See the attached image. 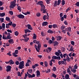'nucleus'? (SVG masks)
<instances>
[{"label": "nucleus", "mask_w": 79, "mask_h": 79, "mask_svg": "<svg viewBox=\"0 0 79 79\" xmlns=\"http://www.w3.org/2000/svg\"><path fill=\"white\" fill-rule=\"evenodd\" d=\"M6 21H8L10 20V19L9 17H6Z\"/></svg>", "instance_id": "2f4dec72"}, {"label": "nucleus", "mask_w": 79, "mask_h": 79, "mask_svg": "<svg viewBox=\"0 0 79 79\" xmlns=\"http://www.w3.org/2000/svg\"><path fill=\"white\" fill-rule=\"evenodd\" d=\"M40 71L39 70H38L37 71V74H36V76L37 77H39V76H40Z\"/></svg>", "instance_id": "9d476101"}, {"label": "nucleus", "mask_w": 79, "mask_h": 79, "mask_svg": "<svg viewBox=\"0 0 79 79\" xmlns=\"http://www.w3.org/2000/svg\"><path fill=\"white\" fill-rule=\"evenodd\" d=\"M58 26L56 24H54L52 25V27L53 28H58Z\"/></svg>", "instance_id": "ddd939ff"}, {"label": "nucleus", "mask_w": 79, "mask_h": 79, "mask_svg": "<svg viewBox=\"0 0 79 79\" xmlns=\"http://www.w3.org/2000/svg\"><path fill=\"white\" fill-rule=\"evenodd\" d=\"M51 0H45V1L47 4H49V3H50V1Z\"/></svg>", "instance_id": "e433bc0d"}, {"label": "nucleus", "mask_w": 79, "mask_h": 79, "mask_svg": "<svg viewBox=\"0 0 79 79\" xmlns=\"http://www.w3.org/2000/svg\"><path fill=\"white\" fill-rule=\"evenodd\" d=\"M52 27H53V26L52 25H50L48 26V27L50 29H51L52 28Z\"/></svg>", "instance_id": "680f3d73"}, {"label": "nucleus", "mask_w": 79, "mask_h": 79, "mask_svg": "<svg viewBox=\"0 0 79 79\" xmlns=\"http://www.w3.org/2000/svg\"><path fill=\"white\" fill-rule=\"evenodd\" d=\"M46 18H47V15H44L43 17V19L44 21H45L46 19Z\"/></svg>", "instance_id": "7c9ffc66"}, {"label": "nucleus", "mask_w": 79, "mask_h": 79, "mask_svg": "<svg viewBox=\"0 0 79 79\" xmlns=\"http://www.w3.org/2000/svg\"><path fill=\"white\" fill-rule=\"evenodd\" d=\"M27 35L26 34H25L24 35H23V37H24V39H26L27 38Z\"/></svg>", "instance_id": "c03bdc74"}, {"label": "nucleus", "mask_w": 79, "mask_h": 79, "mask_svg": "<svg viewBox=\"0 0 79 79\" xmlns=\"http://www.w3.org/2000/svg\"><path fill=\"white\" fill-rule=\"evenodd\" d=\"M9 63H10V64H13L15 63V62L12 60H9Z\"/></svg>", "instance_id": "2eb2a0df"}, {"label": "nucleus", "mask_w": 79, "mask_h": 79, "mask_svg": "<svg viewBox=\"0 0 79 79\" xmlns=\"http://www.w3.org/2000/svg\"><path fill=\"white\" fill-rule=\"evenodd\" d=\"M9 13L11 15H13V12L12 11H9Z\"/></svg>", "instance_id": "de8ad7c7"}, {"label": "nucleus", "mask_w": 79, "mask_h": 79, "mask_svg": "<svg viewBox=\"0 0 79 79\" xmlns=\"http://www.w3.org/2000/svg\"><path fill=\"white\" fill-rule=\"evenodd\" d=\"M61 4L62 6H64V4H65V1H64V0H63L62 1Z\"/></svg>", "instance_id": "5701e85b"}, {"label": "nucleus", "mask_w": 79, "mask_h": 79, "mask_svg": "<svg viewBox=\"0 0 79 79\" xmlns=\"http://www.w3.org/2000/svg\"><path fill=\"white\" fill-rule=\"evenodd\" d=\"M40 47H41V45H40V44H38L37 47L38 50H40Z\"/></svg>", "instance_id": "393cba45"}, {"label": "nucleus", "mask_w": 79, "mask_h": 79, "mask_svg": "<svg viewBox=\"0 0 79 79\" xmlns=\"http://www.w3.org/2000/svg\"><path fill=\"white\" fill-rule=\"evenodd\" d=\"M48 33H53V31H52L51 30L49 29L48 31Z\"/></svg>", "instance_id": "bb28decb"}, {"label": "nucleus", "mask_w": 79, "mask_h": 79, "mask_svg": "<svg viewBox=\"0 0 79 79\" xmlns=\"http://www.w3.org/2000/svg\"><path fill=\"white\" fill-rule=\"evenodd\" d=\"M64 28H65V27L64 26H62L60 27V29H61V30H63Z\"/></svg>", "instance_id": "3c124183"}, {"label": "nucleus", "mask_w": 79, "mask_h": 79, "mask_svg": "<svg viewBox=\"0 0 79 79\" xmlns=\"http://www.w3.org/2000/svg\"><path fill=\"white\" fill-rule=\"evenodd\" d=\"M48 50L49 52H51V51H52V48L51 47H48Z\"/></svg>", "instance_id": "72a5a7b5"}, {"label": "nucleus", "mask_w": 79, "mask_h": 79, "mask_svg": "<svg viewBox=\"0 0 79 79\" xmlns=\"http://www.w3.org/2000/svg\"><path fill=\"white\" fill-rule=\"evenodd\" d=\"M66 29L67 31L70 32V31H71V27H69L68 28H67Z\"/></svg>", "instance_id": "4c0bfd02"}, {"label": "nucleus", "mask_w": 79, "mask_h": 79, "mask_svg": "<svg viewBox=\"0 0 79 79\" xmlns=\"http://www.w3.org/2000/svg\"><path fill=\"white\" fill-rule=\"evenodd\" d=\"M74 69H77V65H75L74 66Z\"/></svg>", "instance_id": "e2e57ef3"}, {"label": "nucleus", "mask_w": 79, "mask_h": 79, "mask_svg": "<svg viewBox=\"0 0 79 79\" xmlns=\"http://www.w3.org/2000/svg\"><path fill=\"white\" fill-rule=\"evenodd\" d=\"M57 41L60 40L62 39V37L60 36H58V37H57Z\"/></svg>", "instance_id": "dca6fc26"}, {"label": "nucleus", "mask_w": 79, "mask_h": 79, "mask_svg": "<svg viewBox=\"0 0 79 79\" xmlns=\"http://www.w3.org/2000/svg\"><path fill=\"white\" fill-rule=\"evenodd\" d=\"M54 46H56L57 45H58L59 43L57 41H55L54 42Z\"/></svg>", "instance_id": "412c9836"}, {"label": "nucleus", "mask_w": 79, "mask_h": 79, "mask_svg": "<svg viewBox=\"0 0 79 79\" xmlns=\"http://www.w3.org/2000/svg\"><path fill=\"white\" fill-rule=\"evenodd\" d=\"M14 6V5H13V4H11V5L10 6V8H14V6Z\"/></svg>", "instance_id": "c85d7f7f"}, {"label": "nucleus", "mask_w": 79, "mask_h": 79, "mask_svg": "<svg viewBox=\"0 0 79 79\" xmlns=\"http://www.w3.org/2000/svg\"><path fill=\"white\" fill-rule=\"evenodd\" d=\"M52 70L53 71H56V67H53V69H52Z\"/></svg>", "instance_id": "8fccbe9b"}, {"label": "nucleus", "mask_w": 79, "mask_h": 79, "mask_svg": "<svg viewBox=\"0 0 79 79\" xmlns=\"http://www.w3.org/2000/svg\"><path fill=\"white\" fill-rule=\"evenodd\" d=\"M2 27L3 28H5V24L4 23L2 24Z\"/></svg>", "instance_id": "09e8293b"}, {"label": "nucleus", "mask_w": 79, "mask_h": 79, "mask_svg": "<svg viewBox=\"0 0 79 79\" xmlns=\"http://www.w3.org/2000/svg\"><path fill=\"white\" fill-rule=\"evenodd\" d=\"M6 71L7 72L10 71H11V66H8L6 67Z\"/></svg>", "instance_id": "20e7f679"}, {"label": "nucleus", "mask_w": 79, "mask_h": 79, "mask_svg": "<svg viewBox=\"0 0 79 79\" xmlns=\"http://www.w3.org/2000/svg\"><path fill=\"white\" fill-rule=\"evenodd\" d=\"M56 5H57V1H56L54 2V6H56Z\"/></svg>", "instance_id": "c9c22d12"}, {"label": "nucleus", "mask_w": 79, "mask_h": 79, "mask_svg": "<svg viewBox=\"0 0 79 79\" xmlns=\"http://www.w3.org/2000/svg\"><path fill=\"white\" fill-rule=\"evenodd\" d=\"M16 25L15 23H13L12 24V26H13V27H15Z\"/></svg>", "instance_id": "a18cd8bd"}, {"label": "nucleus", "mask_w": 79, "mask_h": 79, "mask_svg": "<svg viewBox=\"0 0 79 79\" xmlns=\"http://www.w3.org/2000/svg\"><path fill=\"white\" fill-rule=\"evenodd\" d=\"M62 64H65L66 65L67 64L66 63V59L64 58L63 59V61H62Z\"/></svg>", "instance_id": "0eeeda50"}, {"label": "nucleus", "mask_w": 79, "mask_h": 79, "mask_svg": "<svg viewBox=\"0 0 79 79\" xmlns=\"http://www.w3.org/2000/svg\"><path fill=\"white\" fill-rule=\"evenodd\" d=\"M52 77H54L55 79L56 77V75L55 74V73H52Z\"/></svg>", "instance_id": "58836bf2"}, {"label": "nucleus", "mask_w": 79, "mask_h": 79, "mask_svg": "<svg viewBox=\"0 0 79 79\" xmlns=\"http://www.w3.org/2000/svg\"><path fill=\"white\" fill-rule=\"evenodd\" d=\"M35 76L34 74H33L32 75H31V78H32V77H35Z\"/></svg>", "instance_id": "69168bd1"}, {"label": "nucleus", "mask_w": 79, "mask_h": 79, "mask_svg": "<svg viewBox=\"0 0 79 79\" xmlns=\"http://www.w3.org/2000/svg\"><path fill=\"white\" fill-rule=\"evenodd\" d=\"M22 40H24L25 42H27L28 40H29V38H25V39H22Z\"/></svg>", "instance_id": "a878e982"}, {"label": "nucleus", "mask_w": 79, "mask_h": 79, "mask_svg": "<svg viewBox=\"0 0 79 79\" xmlns=\"http://www.w3.org/2000/svg\"><path fill=\"white\" fill-rule=\"evenodd\" d=\"M27 27L30 30H32V28L31 27V26L30 24H28L27 25Z\"/></svg>", "instance_id": "6e6552de"}, {"label": "nucleus", "mask_w": 79, "mask_h": 79, "mask_svg": "<svg viewBox=\"0 0 79 79\" xmlns=\"http://www.w3.org/2000/svg\"><path fill=\"white\" fill-rule=\"evenodd\" d=\"M41 15V14H40V13H38L36 14V16H37L38 17H39Z\"/></svg>", "instance_id": "a19ab883"}, {"label": "nucleus", "mask_w": 79, "mask_h": 79, "mask_svg": "<svg viewBox=\"0 0 79 79\" xmlns=\"http://www.w3.org/2000/svg\"><path fill=\"white\" fill-rule=\"evenodd\" d=\"M4 16H5V13H0V16L1 17H3Z\"/></svg>", "instance_id": "a211bd4d"}, {"label": "nucleus", "mask_w": 79, "mask_h": 79, "mask_svg": "<svg viewBox=\"0 0 79 79\" xmlns=\"http://www.w3.org/2000/svg\"><path fill=\"white\" fill-rule=\"evenodd\" d=\"M62 52H64L65 51V48H62Z\"/></svg>", "instance_id": "338daca9"}, {"label": "nucleus", "mask_w": 79, "mask_h": 79, "mask_svg": "<svg viewBox=\"0 0 79 79\" xmlns=\"http://www.w3.org/2000/svg\"><path fill=\"white\" fill-rule=\"evenodd\" d=\"M58 63L59 65H61V64H62V61H59L58 62Z\"/></svg>", "instance_id": "4d7b16f0"}, {"label": "nucleus", "mask_w": 79, "mask_h": 79, "mask_svg": "<svg viewBox=\"0 0 79 79\" xmlns=\"http://www.w3.org/2000/svg\"><path fill=\"white\" fill-rule=\"evenodd\" d=\"M25 66L27 67V66H29V64L27 62V63L26 64Z\"/></svg>", "instance_id": "052dcab7"}, {"label": "nucleus", "mask_w": 79, "mask_h": 79, "mask_svg": "<svg viewBox=\"0 0 79 79\" xmlns=\"http://www.w3.org/2000/svg\"><path fill=\"white\" fill-rule=\"evenodd\" d=\"M37 5H40L41 6L43 4V2L42 1H40L38 2V3H37Z\"/></svg>", "instance_id": "1a4fd4ad"}, {"label": "nucleus", "mask_w": 79, "mask_h": 79, "mask_svg": "<svg viewBox=\"0 0 79 79\" xmlns=\"http://www.w3.org/2000/svg\"><path fill=\"white\" fill-rule=\"evenodd\" d=\"M69 52H74V50H73V46H72L70 48L69 50Z\"/></svg>", "instance_id": "f3484780"}, {"label": "nucleus", "mask_w": 79, "mask_h": 79, "mask_svg": "<svg viewBox=\"0 0 79 79\" xmlns=\"http://www.w3.org/2000/svg\"><path fill=\"white\" fill-rule=\"evenodd\" d=\"M44 65L45 67H47V66H48V62H47V61H45Z\"/></svg>", "instance_id": "6ab92c4d"}, {"label": "nucleus", "mask_w": 79, "mask_h": 79, "mask_svg": "<svg viewBox=\"0 0 79 79\" xmlns=\"http://www.w3.org/2000/svg\"><path fill=\"white\" fill-rule=\"evenodd\" d=\"M17 9L20 12H21V7H17Z\"/></svg>", "instance_id": "cd10ccee"}, {"label": "nucleus", "mask_w": 79, "mask_h": 79, "mask_svg": "<svg viewBox=\"0 0 79 79\" xmlns=\"http://www.w3.org/2000/svg\"><path fill=\"white\" fill-rule=\"evenodd\" d=\"M48 24V22H44L43 23L42 26H47Z\"/></svg>", "instance_id": "f8f14e48"}, {"label": "nucleus", "mask_w": 79, "mask_h": 79, "mask_svg": "<svg viewBox=\"0 0 79 79\" xmlns=\"http://www.w3.org/2000/svg\"><path fill=\"white\" fill-rule=\"evenodd\" d=\"M9 42L10 44H14V42L13 41V39H10L9 40Z\"/></svg>", "instance_id": "4468645a"}, {"label": "nucleus", "mask_w": 79, "mask_h": 79, "mask_svg": "<svg viewBox=\"0 0 79 79\" xmlns=\"http://www.w3.org/2000/svg\"><path fill=\"white\" fill-rule=\"evenodd\" d=\"M66 61H67L68 62H69V61H70L71 60H70V58H69V57H67L65 59Z\"/></svg>", "instance_id": "4be33fe9"}, {"label": "nucleus", "mask_w": 79, "mask_h": 79, "mask_svg": "<svg viewBox=\"0 0 79 79\" xmlns=\"http://www.w3.org/2000/svg\"><path fill=\"white\" fill-rule=\"evenodd\" d=\"M15 64L16 65H18L19 64V61L17 60L15 62Z\"/></svg>", "instance_id": "f704fd0d"}, {"label": "nucleus", "mask_w": 79, "mask_h": 79, "mask_svg": "<svg viewBox=\"0 0 79 79\" xmlns=\"http://www.w3.org/2000/svg\"><path fill=\"white\" fill-rule=\"evenodd\" d=\"M24 61H22L20 62L19 66V69H23V68H24Z\"/></svg>", "instance_id": "f257e3e1"}, {"label": "nucleus", "mask_w": 79, "mask_h": 79, "mask_svg": "<svg viewBox=\"0 0 79 79\" xmlns=\"http://www.w3.org/2000/svg\"><path fill=\"white\" fill-rule=\"evenodd\" d=\"M35 48L37 52H39V49H37V45H35Z\"/></svg>", "instance_id": "ea45409f"}, {"label": "nucleus", "mask_w": 79, "mask_h": 79, "mask_svg": "<svg viewBox=\"0 0 79 79\" xmlns=\"http://www.w3.org/2000/svg\"><path fill=\"white\" fill-rule=\"evenodd\" d=\"M15 35H16V36H17V35H18V31H16L15 32Z\"/></svg>", "instance_id": "473e14b6"}, {"label": "nucleus", "mask_w": 79, "mask_h": 79, "mask_svg": "<svg viewBox=\"0 0 79 79\" xmlns=\"http://www.w3.org/2000/svg\"><path fill=\"white\" fill-rule=\"evenodd\" d=\"M40 6L41 8L40 9V11H42L43 10H45V5H44L43 4Z\"/></svg>", "instance_id": "39448f33"}, {"label": "nucleus", "mask_w": 79, "mask_h": 79, "mask_svg": "<svg viewBox=\"0 0 79 79\" xmlns=\"http://www.w3.org/2000/svg\"><path fill=\"white\" fill-rule=\"evenodd\" d=\"M28 72H29L30 73H32V69H31L30 70H29Z\"/></svg>", "instance_id": "774afa93"}, {"label": "nucleus", "mask_w": 79, "mask_h": 79, "mask_svg": "<svg viewBox=\"0 0 79 79\" xmlns=\"http://www.w3.org/2000/svg\"><path fill=\"white\" fill-rule=\"evenodd\" d=\"M7 31L8 32H10V33H12V31H11V30L8 29V30H7Z\"/></svg>", "instance_id": "5fc2aeb1"}, {"label": "nucleus", "mask_w": 79, "mask_h": 79, "mask_svg": "<svg viewBox=\"0 0 79 79\" xmlns=\"http://www.w3.org/2000/svg\"><path fill=\"white\" fill-rule=\"evenodd\" d=\"M16 0H14L13 2H12V4L14 6H16Z\"/></svg>", "instance_id": "aec40b11"}, {"label": "nucleus", "mask_w": 79, "mask_h": 79, "mask_svg": "<svg viewBox=\"0 0 79 79\" xmlns=\"http://www.w3.org/2000/svg\"><path fill=\"white\" fill-rule=\"evenodd\" d=\"M18 76H20V77H21V75L20 73V72H19L18 73Z\"/></svg>", "instance_id": "6e6d98bb"}, {"label": "nucleus", "mask_w": 79, "mask_h": 79, "mask_svg": "<svg viewBox=\"0 0 79 79\" xmlns=\"http://www.w3.org/2000/svg\"><path fill=\"white\" fill-rule=\"evenodd\" d=\"M52 59H54V60H56V59L58 60H61V58L60 56H58L57 57L56 56H53L52 57Z\"/></svg>", "instance_id": "7ed1b4c3"}, {"label": "nucleus", "mask_w": 79, "mask_h": 79, "mask_svg": "<svg viewBox=\"0 0 79 79\" xmlns=\"http://www.w3.org/2000/svg\"><path fill=\"white\" fill-rule=\"evenodd\" d=\"M2 35V39H11V36L10 35H8L6 37L5 36V35L3 34Z\"/></svg>", "instance_id": "f03ea898"}, {"label": "nucleus", "mask_w": 79, "mask_h": 79, "mask_svg": "<svg viewBox=\"0 0 79 79\" xmlns=\"http://www.w3.org/2000/svg\"><path fill=\"white\" fill-rule=\"evenodd\" d=\"M71 44L73 45H74V42L73 41H71Z\"/></svg>", "instance_id": "bf43d9fd"}, {"label": "nucleus", "mask_w": 79, "mask_h": 79, "mask_svg": "<svg viewBox=\"0 0 79 79\" xmlns=\"http://www.w3.org/2000/svg\"><path fill=\"white\" fill-rule=\"evenodd\" d=\"M67 73H69L70 72H71V71H70V69L69 68H68V69L67 70Z\"/></svg>", "instance_id": "0e129e2a"}, {"label": "nucleus", "mask_w": 79, "mask_h": 79, "mask_svg": "<svg viewBox=\"0 0 79 79\" xmlns=\"http://www.w3.org/2000/svg\"><path fill=\"white\" fill-rule=\"evenodd\" d=\"M9 26L10 25L9 24H6V27L7 29H8V28L10 27V26Z\"/></svg>", "instance_id": "603ef678"}, {"label": "nucleus", "mask_w": 79, "mask_h": 79, "mask_svg": "<svg viewBox=\"0 0 79 79\" xmlns=\"http://www.w3.org/2000/svg\"><path fill=\"white\" fill-rule=\"evenodd\" d=\"M17 16L19 18H22V19H23L24 18V16L22 14H19Z\"/></svg>", "instance_id": "423d86ee"}, {"label": "nucleus", "mask_w": 79, "mask_h": 79, "mask_svg": "<svg viewBox=\"0 0 79 79\" xmlns=\"http://www.w3.org/2000/svg\"><path fill=\"white\" fill-rule=\"evenodd\" d=\"M13 23V22H10L8 24L9 25V26H11L12 25V23Z\"/></svg>", "instance_id": "13d9d810"}, {"label": "nucleus", "mask_w": 79, "mask_h": 79, "mask_svg": "<svg viewBox=\"0 0 79 79\" xmlns=\"http://www.w3.org/2000/svg\"><path fill=\"white\" fill-rule=\"evenodd\" d=\"M24 32L25 34H27V32H31V30L28 29H27L26 30H24Z\"/></svg>", "instance_id": "9b49d317"}, {"label": "nucleus", "mask_w": 79, "mask_h": 79, "mask_svg": "<svg viewBox=\"0 0 79 79\" xmlns=\"http://www.w3.org/2000/svg\"><path fill=\"white\" fill-rule=\"evenodd\" d=\"M55 54L56 55V56H59L60 55V54L58 52H55Z\"/></svg>", "instance_id": "79ce46f5"}, {"label": "nucleus", "mask_w": 79, "mask_h": 79, "mask_svg": "<svg viewBox=\"0 0 79 79\" xmlns=\"http://www.w3.org/2000/svg\"><path fill=\"white\" fill-rule=\"evenodd\" d=\"M13 56L15 57H17L18 56V55H16L15 53V52H14L12 54Z\"/></svg>", "instance_id": "37998d69"}, {"label": "nucleus", "mask_w": 79, "mask_h": 79, "mask_svg": "<svg viewBox=\"0 0 79 79\" xmlns=\"http://www.w3.org/2000/svg\"><path fill=\"white\" fill-rule=\"evenodd\" d=\"M18 50H15V54H18Z\"/></svg>", "instance_id": "864d4df0"}, {"label": "nucleus", "mask_w": 79, "mask_h": 79, "mask_svg": "<svg viewBox=\"0 0 79 79\" xmlns=\"http://www.w3.org/2000/svg\"><path fill=\"white\" fill-rule=\"evenodd\" d=\"M75 5H76V6H78H78H79V2H77V3H76Z\"/></svg>", "instance_id": "49530a36"}, {"label": "nucleus", "mask_w": 79, "mask_h": 79, "mask_svg": "<svg viewBox=\"0 0 79 79\" xmlns=\"http://www.w3.org/2000/svg\"><path fill=\"white\" fill-rule=\"evenodd\" d=\"M61 2V0H58L57 1V5L58 6L60 5Z\"/></svg>", "instance_id": "b1692460"}, {"label": "nucleus", "mask_w": 79, "mask_h": 79, "mask_svg": "<svg viewBox=\"0 0 79 79\" xmlns=\"http://www.w3.org/2000/svg\"><path fill=\"white\" fill-rule=\"evenodd\" d=\"M73 70H72V73H75L76 72V70L74 68H73Z\"/></svg>", "instance_id": "c756f323"}]
</instances>
